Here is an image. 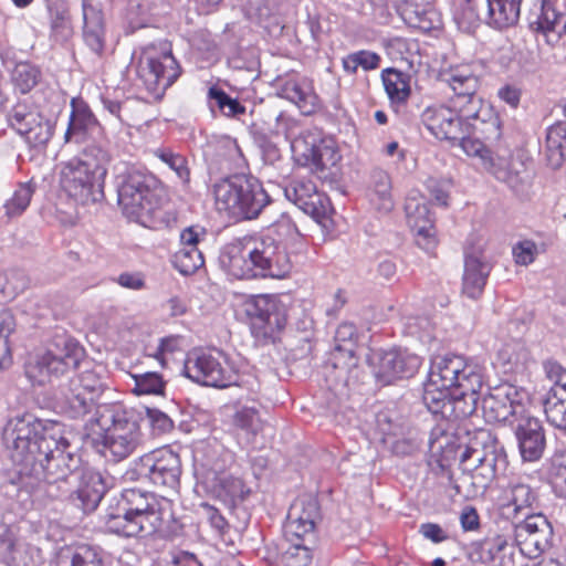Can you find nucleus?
<instances>
[{"instance_id": "9b49d317", "label": "nucleus", "mask_w": 566, "mask_h": 566, "mask_svg": "<svg viewBox=\"0 0 566 566\" xmlns=\"http://www.w3.org/2000/svg\"><path fill=\"white\" fill-rule=\"evenodd\" d=\"M479 439L482 448H468L461 455V464L464 471L472 472L478 486L486 488L499 472L506 469L507 459L503 444L490 431H480Z\"/></svg>"}, {"instance_id": "4d7b16f0", "label": "nucleus", "mask_w": 566, "mask_h": 566, "mask_svg": "<svg viewBox=\"0 0 566 566\" xmlns=\"http://www.w3.org/2000/svg\"><path fill=\"white\" fill-rule=\"evenodd\" d=\"M233 424L248 437L256 436L263 428L259 411L254 407H241L233 416Z\"/></svg>"}, {"instance_id": "680f3d73", "label": "nucleus", "mask_w": 566, "mask_h": 566, "mask_svg": "<svg viewBox=\"0 0 566 566\" xmlns=\"http://www.w3.org/2000/svg\"><path fill=\"white\" fill-rule=\"evenodd\" d=\"M549 476L559 495L566 497V450H557L553 454Z\"/></svg>"}, {"instance_id": "58836bf2", "label": "nucleus", "mask_w": 566, "mask_h": 566, "mask_svg": "<svg viewBox=\"0 0 566 566\" xmlns=\"http://www.w3.org/2000/svg\"><path fill=\"white\" fill-rule=\"evenodd\" d=\"M480 390L481 388L453 389L444 419L457 420L471 416L476 409Z\"/></svg>"}, {"instance_id": "6e6d98bb", "label": "nucleus", "mask_w": 566, "mask_h": 566, "mask_svg": "<svg viewBox=\"0 0 566 566\" xmlns=\"http://www.w3.org/2000/svg\"><path fill=\"white\" fill-rule=\"evenodd\" d=\"M400 14L405 22L411 28L427 31L433 27L430 18L433 12L413 1H406L400 7Z\"/></svg>"}, {"instance_id": "338daca9", "label": "nucleus", "mask_w": 566, "mask_h": 566, "mask_svg": "<svg viewBox=\"0 0 566 566\" xmlns=\"http://www.w3.org/2000/svg\"><path fill=\"white\" fill-rule=\"evenodd\" d=\"M146 413L150 426L159 433H165L172 429L174 423L171 419L163 411L147 408Z\"/></svg>"}, {"instance_id": "c03bdc74", "label": "nucleus", "mask_w": 566, "mask_h": 566, "mask_svg": "<svg viewBox=\"0 0 566 566\" xmlns=\"http://www.w3.org/2000/svg\"><path fill=\"white\" fill-rule=\"evenodd\" d=\"M30 285L28 275L20 270L0 273V303L13 301Z\"/></svg>"}, {"instance_id": "f3484780", "label": "nucleus", "mask_w": 566, "mask_h": 566, "mask_svg": "<svg viewBox=\"0 0 566 566\" xmlns=\"http://www.w3.org/2000/svg\"><path fill=\"white\" fill-rule=\"evenodd\" d=\"M484 169L517 193L525 192L534 178L528 160L521 155L506 151L503 154L497 151L492 157H484Z\"/></svg>"}, {"instance_id": "4c0bfd02", "label": "nucleus", "mask_w": 566, "mask_h": 566, "mask_svg": "<svg viewBox=\"0 0 566 566\" xmlns=\"http://www.w3.org/2000/svg\"><path fill=\"white\" fill-rule=\"evenodd\" d=\"M545 157L552 169L560 168L566 161V123H557L548 127Z\"/></svg>"}, {"instance_id": "6ab92c4d", "label": "nucleus", "mask_w": 566, "mask_h": 566, "mask_svg": "<svg viewBox=\"0 0 566 566\" xmlns=\"http://www.w3.org/2000/svg\"><path fill=\"white\" fill-rule=\"evenodd\" d=\"M9 125L31 146H44L52 137L53 124L36 108L17 104L8 114Z\"/></svg>"}, {"instance_id": "bf43d9fd", "label": "nucleus", "mask_w": 566, "mask_h": 566, "mask_svg": "<svg viewBox=\"0 0 566 566\" xmlns=\"http://www.w3.org/2000/svg\"><path fill=\"white\" fill-rule=\"evenodd\" d=\"M154 155L175 171L184 185L189 184L190 170L187 159L184 156L176 154L168 148H158L154 151Z\"/></svg>"}, {"instance_id": "2f4dec72", "label": "nucleus", "mask_w": 566, "mask_h": 566, "mask_svg": "<svg viewBox=\"0 0 566 566\" xmlns=\"http://www.w3.org/2000/svg\"><path fill=\"white\" fill-rule=\"evenodd\" d=\"M220 250L218 255L221 268L235 279H253L259 275L256 271V254L260 250Z\"/></svg>"}, {"instance_id": "412c9836", "label": "nucleus", "mask_w": 566, "mask_h": 566, "mask_svg": "<svg viewBox=\"0 0 566 566\" xmlns=\"http://www.w3.org/2000/svg\"><path fill=\"white\" fill-rule=\"evenodd\" d=\"M501 501V514L511 521L533 514L541 507L538 489L522 479L513 480L507 484Z\"/></svg>"}, {"instance_id": "ea45409f", "label": "nucleus", "mask_w": 566, "mask_h": 566, "mask_svg": "<svg viewBox=\"0 0 566 566\" xmlns=\"http://www.w3.org/2000/svg\"><path fill=\"white\" fill-rule=\"evenodd\" d=\"M544 411L551 426L566 432V385H557L549 390Z\"/></svg>"}, {"instance_id": "a878e982", "label": "nucleus", "mask_w": 566, "mask_h": 566, "mask_svg": "<svg viewBox=\"0 0 566 566\" xmlns=\"http://www.w3.org/2000/svg\"><path fill=\"white\" fill-rule=\"evenodd\" d=\"M492 264L483 250H469L464 258L462 294L478 300L483 293Z\"/></svg>"}, {"instance_id": "37998d69", "label": "nucleus", "mask_w": 566, "mask_h": 566, "mask_svg": "<svg viewBox=\"0 0 566 566\" xmlns=\"http://www.w3.org/2000/svg\"><path fill=\"white\" fill-rule=\"evenodd\" d=\"M512 548L509 544V539L505 535H496L482 545L481 560L483 563H496L499 566H514L512 558L513 553L511 552L506 556V551Z\"/></svg>"}, {"instance_id": "2eb2a0df", "label": "nucleus", "mask_w": 566, "mask_h": 566, "mask_svg": "<svg viewBox=\"0 0 566 566\" xmlns=\"http://www.w3.org/2000/svg\"><path fill=\"white\" fill-rule=\"evenodd\" d=\"M181 69L166 45L161 49L148 46L144 50L139 63L138 75L148 90H166L179 77Z\"/></svg>"}, {"instance_id": "774afa93", "label": "nucleus", "mask_w": 566, "mask_h": 566, "mask_svg": "<svg viewBox=\"0 0 566 566\" xmlns=\"http://www.w3.org/2000/svg\"><path fill=\"white\" fill-rule=\"evenodd\" d=\"M427 188L438 205L444 206V207L448 205V198H449L448 182L440 181L437 179H429L427 181Z\"/></svg>"}, {"instance_id": "6e6552de", "label": "nucleus", "mask_w": 566, "mask_h": 566, "mask_svg": "<svg viewBox=\"0 0 566 566\" xmlns=\"http://www.w3.org/2000/svg\"><path fill=\"white\" fill-rule=\"evenodd\" d=\"M118 205L123 213L137 222L145 223L159 205L157 180L134 167H127L117 177Z\"/></svg>"}, {"instance_id": "13d9d810", "label": "nucleus", "mask_w": 566, "mask_h": 566, "mask_svg": "<svg viewBox=\"0 0 566 566\" xmlns=\"http://www.w3.org/2000/svg\"><path fill=\"white\" fill-rule=\"evenodd\" d=\"M40 70L28 63H18L12 71V82L22 94L30 92L39 82Z\"/></svg>"}, {"instance_id": "20e7f679", "label": "nucleus", "mask_w": 566, "mask_h": 566, "mask_svg": "<svg viewBox=\"0 0 566 566\" xmlns=\"http://www.w3.org/2000/svg\"><path fill=\"white\" fill-rule=\"evenodd\" d=\"M57 423L44 422L31 413L10 418L2 431V440L10 459L18 468L19 475L34 463L44 449V440H51L60 433Z\"/></svg>"}, {"instance_id": "1a4fd4ad", "label": "nucleus", "mask_w": 566, "mask_h": 566, "mask_svg": "<svg viewBox=\"0 0 566 566\" xmlns=\"http://www.w3.org/2000/svg\"><path fill=\"white\" fill-rule=\"evenodd\" d=\"M242 310L248 318L252 336L260 344L273 343L286 324V306L277 295L245 296Z\"/></svg>"}, {"instance_id": "f257e3e1", "label": "nucleus", "mask_w": 566, "mask_h": 566, "mask_svg": "<svg viewBox=\"0 0 566 566\" xmlns=\"http://www.w3.org/2000/svg\"><path fill=\"white\" fill-rule=\"evenodd\" d=\"M440 81L453 92L449 104L428 106L421 114V123L437 139L457 142L472 127L484 139L501 137V120L482 96L478 94L479 76L469 64L442 70Z\"/></svg>"}, {"instance_id": "864d4df0", "label": "nucleus", "mask_w": 566, "mask_h": 566, "mask_svg": "<svg viewBox=\"0 0 566 566\" xmlns=\"http://www.w3.org/2000/svg\"><path fill=\"white\" fill-rule=\"evenodd\" d=\"M528 356L526 347L518 340L504 344L497 353V357L506 370L512 371L523 367L528 360Z\"/></svg>"}, {"instance_id": "49530a36", "label": "nucleus", "mask_w": 566, "mask_h": 566, "mask_svg": "<svg viewBox=\"0 0 566 566\" xmlns=\"http://www.w3.org/2000/svg\"><path fill=\"white\" fill-rule=\"evenodd\" d=\"M385 91L394 103L406 102L410 94L407 76L397 70L388 69L382 73Z\"/></svg>"}, {"instance_id": "473e14b6", "label": "nucleus", "mask_w": 566, "mask_h": 566, "mask_svg": "<svg viewBox=\"0 0 566 566\" xmlns=\"http://www.w3.org/2000/svg\"><path fill=\"white\" fill-rule=\"evenodd\" d=\"M75 376L60 387L61 392V408L71 418H78L87 415L93 407L105 402H97L93 396L84 391L83 388H75Z\"/></svg>"}, {"instance_id": "39448f33", "label": "nucleus", "mask_w": 566, "mask_h": 566, "mask_svg": "<svg viewBox=\"0 0 566 566\" xmlns=\"http://www.w3.org/2000/svg\"><path fill=\"white\" fill-rule=\"evenodd\" d=\"M95 420L104 431L102 449L104 457H111L115 462L133 454L142 444L143 433L135 413L119 403L98 406Z\"/></svg>"}, {"instance_id": "e433bc0d", "label": "nucleus", "mask_w": 566, "mask_h": 566, "mask_svg": "<svg viewBox=\"0 0 566 566\" xmlns=\"http://www.w3.org/2000/svg\"><path fill=\"white\" fill-rule=\"evenodd\" d=\"M522 0H486L488 23L495 29H505L516 24L520 18Z\"/></svg>"}, {"instance_id": "b1692460", "label": "nucleus", "mask_w": 566, "mask_h": 566, "mask_svg": "<svg viewBox=\"0 0 566 566\" xmlns=\"http://www.w3.org/2000/svg\"><path fill=\"white\" fill-rule=\"evenodd\" d=\"M284 195L287 200L314 219L325 217L328 211V199L317 191L316 185L312 180L295 179L291 181L285 187Z\"/></svg>"}, {"instance_id": "9d476101", "label": "nucleus", "mask_w": 566, "mask_h": 566, "mask_svg": "<svg viewBox=\"0 0 566 566\" xmlns=\"http://www.w3.org/2000/svg\"><path fill=\"white\" fill-rule=\"evenodd\" d=\"M180 474L179 455L169 448H160L135 460L124 478L127 481H147L156 486L176 490Z\"/></svg>"}, {"instance_id": "aec40b11", "label": "nucleus", "mask_w": 566, "mask_h": 566, "mask_svg": "<svg viewBox=\"0 0 566 566\" xmlns=\"http://www.w3.org/2000/svg\"><path fill=\"white\" fill-rule=\"evenodd\" d=\"M376 365V377L384 384L395 379L412 377L421 366V357L408 350H377L371 356Z\"/></svg>"}, {"instance_id": "69168bd1", "label": "nucleus", "mask_w": 566, "mask_h": 566, "mask_svg": "<svg viewBox=\"0 0 566 566\" xmlns=\"http://www.w3.org/2000/svg\"><path fill=\"white\" fill-rule=\"evenodd\" d=\"M472 127H469L468 133H463L460 142V146L468 156L479 157L481 165L484 167V157H492L494 153L490 151L479 138L470 137Z\"/></svg>"}, {"instance_id": "7c9ffc66", "label": "nucleus", "mask_w": 566, "mask_h": 566, "mask_svg": "<svg viewBox=\"0 0 566 566\" xmlns=\"http://www.w3.org/2000/svg\"><path fill=\"white\" fill-rule=\"evenodd\" d=\"M280 95L294 103L303 114H312L318 107V96L306 77H290L280 85Z\"/></svg>"}, {"instance_id": "e2e57ef3", "label": "nucleus", "mask_w": 566, "mask_h": 566, "mask_svg": "<svg viewBox=\"0 0 566 566\" xmlns=\"http://www.w3.org/2000/svg\"><path fill=\"white\" fill-rule=\"evenodd\" d=\"M214 232L207 230L200 224H192L180 232V242L184 245L197 247L198 244H212Z\"/></svg>"}, {"instance_id": "052dcab7", "label": "nucleus", "mask_w": 566, "mask_h": 566, "mask_svg": "<svg viewBox=\"0 0 566 566\" xmlns=\"http://www.w3.org/2000/svg\"><path fill=\"white\" fill-rule=\"evenodd\" d=\"M172 262L181 274L189 275L205 264V259L201 250H177Z\"/></svg>"}, {"instance_id": "bb28decb", "label": "nucleus", "mask_w": 566, "mask_h": 566, "mask_svg": "<svg viewBox=\"0 0 566 566\" xmlns=\"http://www.w3.org/2000/svg\"><path fill=\"white\" fill-rule=\"evenodd\" d=\"M83 39L97 55L105 48L106 22L101 0H82Z\"/></svg>"}, {"instance_id": "de8ad7c7", "label": "nucleus", "mask_w": 566, "mask_h": 566, "mask_svg": "<svg viewBox=\"0 0 566 566\" xmlns=\"http://www.w3.org/2000/svg\"><path fill=\"white\" fill-rule=\"evenodd\" d=\"M75 388H83L98 402L101 397L109 389L106 376L96 369L83 370L75 375Z\"/></svg>"}, {"instance_id": "4468645a", "label": "nucleus", "mask_w": 566, "mask_h": 566, "mask_svg": "<svg viewBox=\"0 0 566 566\" xmlns=\"http://www.w3.org/2000/svg\"><path fill=\"white\" fill-rule=\"evenodd\" d=\"M428 379L441 388L470 389L483 386L480 368L468 364L462 356L458 355L436 357L431 363Z\"/></svg>"}, {"instance_id": "393cba45", "label": "nucleus", "mask_w": 566, "mask_h": 566, "mask_svg": "<svg viewBox=\"0 0 566 566\" xmlns=\"http://www.w3.org/2000/svg\"><path fill=\"white\" fill-rule=\"evenodd\" d=\"M513 428L523 460L530 462L538 460L546 446L541 421L524 415L513 424Z\"/></svg>"}, {"instance_id": "72a5a7b5", "label": "nucleus", "mask_w": 566, "mask_h": 566, "mask_svg": "<svg viewBox=\"0 0 566 566\" xmlns=\"http://www.w3.org/2000/svg\"><path fill=\"white\" fill-rule=\"evenodd\" d=\"M104 493L105 485L99 474H80V480L74 491L73 504L84 513L93 512L102 501Z\"/></svg>"}, {"instance_id": "cd10ccee", "label": "nucleus", "mask_w": 566, "mask_h": 566, "mask_svg": "<svg viewBox=\"0 0 566 566\" xmlns=\"http://www.w3.org/2000/svg\"><path fill=\"white\" fill-rule=\"evenodd\" d=\"M335 346L332 353L333 365L349 371L358 364L356 346L358 340L357 328L353 323L344 322L335 332Z\"/></svg>"}, {"instance_id": "09e8293b", "label": "nucleus", "mask_w": 566, "mask_h": 566, "mask_svg": "<svg viewBox=\"0 0 566 566\" xmlns=\"http://www.w3.org/2000/svg\"><path fill=\"white\" fill-rule=\"evenodd\" d=\"M289 546L282 554V563L285 566H308L313 559V546L315 542L287 541Z\"/></svg>"}, {"instance_id": "0eeeda50", "label": "nucleus", "mask_w": 566, "mask_h": 566, "mask_svg": "<svg viewBox=\"0 0 566 566\" xmlns=\"http://www.w3.org/2000/svg\"><path fill=\"white\" fill-rule=\"evenodd\" d=\"M83 357L81 345L65 334H56L46 348L29 359L25 376L34 385H44L75 368Z\"/></svg>"}, {"instance_id": "a19ab883", "label": "nucleus", "mask_w": 566, "mask_h": 566, "mask_svg": "<svg viewBox=\"0 0 566 566\" xmlns=\"http://www.w3.org/2000/svg\"><path fill=\"white\" fill-rule=\"evenodd\" d=\"M370 201L384 212L390 211L394 207L390 177L384 170L375 169L371 174Z\"/></svg>"}, {"instance_id": "a18cd8bd", "label": "nucleus", "mask_w": 566, "mask_h": 566, "mask_svg": "<svg viewBox=\"0 0 566 566\" xmlns=\"http://www.w3.org/2000/svg\"><path fill=\"white\" fill-rule=\"evenodd\" d=\"M452 391L453 389L441 388L438 384L428 379L423 387L422 401L431 413L444 419V411H447V406L450 405Z\"/></svg>"}, {"instance_id": "0e129e2a", "label": "nucleus", "mask_w": 566, "mask_h": 566, "mask_svg": "<svg viewBox=\"0 0 566 566\" xmlns=\"http://www.w3.org/2000/svg\"><path fill=\"white\" fill-rule=\"evenodd\" d=\"M178 349V337L169 336L160 338L156 347L147 346L146 355L153 357L160 364L161 367L167 365V356Z\"/></svg>"}, {"instance_id": "c756f323", "label": "nucleus", "mask_w": 566, "mask_h": 566, "mask_svg": "<svg viewBox=\"0 0 566 566\" xmlns=\"http://www.w3.org/2000/svg\"><path fill=\"white\" fill-rule=\"evenodd\" d=\"M71 107L64 142L82 144L97 128V120L84 102L72 99Z\"/></svg>"}, {"instance_id": "3c124183", "label": "nucleus", "mask_w": 566, "mask_h": 566, "mask_svg": "<svg viewBox=\"0 0 566 566\" xmlns=\"http://www.w3.org/2000/svg\"><path fill=\"white\" fill-rule=\"evenodd\" d=\"M134 387L132 391L137 395H164L166 382L157 371L132 374Z\"/></svg>"}, {"instance_id": "7ed1b4c3", "label": "nucleus", "mask_w": 566, "mask_h": 566, "mask_svg": "<svg viewBox=\"0 0 566 566\" xmlns=\"http://www.w3.org/2000/svg\"><path fill=\"white\" fill-rule=\"evenodd\" d=\"M109 163L108 151L101 146L85 147L76 157L61 164V188L82 205L101 201Z\"/></svg>"}, {"instance_id": "c9c22d12", "label": "nucleus", "mask_w": 566, "mask_h": 566, "mask_svg": "<svg viewBox=\"0 0 566 566\" xmlns=\"http://www.w3.org/2000/svg\"><path fill=\"white\" fill-rule=\"evenodd\" d=\"M256 260V271L262 276L283 279L292 270V261L287 250H260Z\"/></svg>"}, {"instance_id": "a211bd4d", "label": "nucleus", "mask_w": 566, "mask_h": 566, "mask_svg": "<svg viewBox=\"0 0 566 566\" xmlns=\"http://www.w3.org/2000/svg\"><path fill=\"white\" fill-rule=\"evenodd\" d=\"M321 518L319 505L315 497H297L290 506L284 524L286 541H316V524Z\"/></svg>"}, {"instance_id": "79ce46f5", "label": "nucleus", "mask_w": 566, "mask_h": 566, "mask_svg": "<svg viewBox=\"0 0 566 566\" xmlns=\"http://www.w3.org/2000/svg\"><path fill=\"white\" fill-rule=\"evenodd\" d=\"M35 189L36 185L33 180L20 182L3 203L4 216L8 219L20 217L30 206Z\"/></svg>"}, {"instance_id": "603ef678", "label": "nucleus", "mask_w": 566, "mask_h": 566, "mask_svg": "<svg viewBox=\"0 0 566 566\" xmlns=\"http://www.w3.org/2000/svg\"><path fill=\"white\" fill-rule=\"evenodd\" d=\"M80 480V472L71 473L63 479H50L42 481V488L52 499H69L73 503L76 483Z\"/></svg>"}, {"instance_id": "dca6fc26", "label": "nucleus", "mask_w": 566, "mask_h": 566, "mask_svg": "<svg viewBox=\"0 0 566 566\" xmlns=\"http://www.w3.org/2000/svg\"><path fill=\"white\" fill-rule=\"evenodd\" d=\"M184 373L195 382L217 388L238 385L239 381L238 373L228 363H221L205 352L190 353L185 360Z\"/></svg>"}, {"instance_id": "5701e85b", "label": "nucleus", "mask_w": 566, "mask_h": 566, "mask_svg": "<svg viewBox=\"0 0 566 566\" xmlns=\"http://www.w3.org/2000/svg\"><path fill=\"white\" fill-rule=\"evenodd\" d=\"M294 153L302 156L307 165H311L316 172L334 167L340 156L332 139H321L312 135L302 136L292 143Z\"/></svg>"}, {"instance_id": "4be33fe9", "label": "nucleus", "mask_w": 566, "mask_h": 566, "mask_svg": "<svg viewBox=\"0 0 566 566\" xmlns=\"http://www.w3.org/2000/svg\"><path fill=\"white\" fill-rule=\"evenodd\" d=\"M406 219L418 245H436L433 220L426 198L418 191H410L405 201Z\"/></svg>"}, {"instance_id": "c85d7f7f", "label": "nucleus", "mask_w": 566, "mask_h": 566, "mask_svg": "<svg viewBox=\"0 0 566 566\" xmlns=\"http://www.w3.org/2000/svg\"><path fill=\"white\" fill-rule=\"evenodd\" d=\"M55 566H108V554L99 545L81 543L63 548Z\"/></svg>"}, {"instance_id": "ddd939ff", "label": "nucleus", "mask_w": 566, "mask_h": 566, "mask_svg": "<svg viewBox=\"0 0 566 566\" xmlns=\"http://www.w3.org/2000/svg\"><path fill=\"white\" fill-rule=\"evenodd\" d=\"M528 401L530 396L524 388L510 382L501 384L483 397V417L490 423L503 422L513 426L525 415Z\"/></svg>"}, {"instance_id": "f03ea898", "label": "nucleus", "mask_w": 566, "mask_h": 566, "mask_svg": "<svg viewBox=\"0 0 566 566\" xmlns=\"http://www.w3.org/2000/svg\"><path fill=\"white\" fill-rule=\"evenodd\" d=\"M170 502L140 489H125L115 510L105 515L106 528L125 537L148 536L163 525Z\"/></svg>"}, {"instance_id": "f8f14e48", "label": "nucleus", "mask_w": 566, "mask_h": 566, "mask_svg": "<svg viewBox=\"0 0 566 566\" xmlns=\"http://www.w3.org/2000/svg\"><path fill=\"white\" fill-rule=\"evenodd\" d=\"M70 441L61 432L51 440H44V449L34 463L27 467L23 476H33L39 482L50 479H63L77 472L78 458L70 450Z\"/></svg>"}, {"instance_id": "f704fd0d", "label": "nucleus", "mask_w": 566, "mask_h": 566, "mask_svg": "<svg viewBox=\"0 0 566 566\" xmlns=\"http://www.w3.org/2000/svg\"><path fill=\"white\" fill-rule=\"evenodd\" d=\"M531 24L544 33H560L566 28L565 0H541L539 13Z\"/></svg>"}, {"instance_id": "8fccbe9b", "label": "nucleus", "mask_w": 566, "mask_h": 566, "mask_svg": "<svg viewBox=\"0 0 566 566\" xmlns=\"http://www.w3.org/2000/svg\"><path fill=\"white\" fill-rule=\"evenodd\" d=\"M518 522H513V536L515 545L526 542L539 527L546 528L551 525L547 518L541 513L524 515Z\"/></svg>"}, {"instance_id": "423d86ee", "label": "nucleus", "mask_w": 566, "mask_h": 566, "mask_svg": "<svg viewBox=\"0 0 566 566\" xmlns=\"http://www.w3.org/2000/svg\"><path fill=\"white\" fill-rule=\"evenodd\" d=\"M216 207L233 219H254L270 199L253 177L235 175L213 186Z\"/></svg>"}, {"instance_id": "5fc2aeb1", "label": "nucleus", "mask_w": 566, "mask_h": 566, "mask_svg": "<svg viewBox=\"0 0 566 566\" xmlns=\"http://www.w3.org/2000/svg\"><path fill=\"white\" fill-rule=\"evenodd\" d=\"M552 537V525L546 528L539 527V531L532 534V536H530L526 542H522L516 546L526 557L536 558L551 547Z\"/></svg>"}]
</instances>
